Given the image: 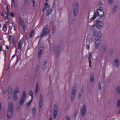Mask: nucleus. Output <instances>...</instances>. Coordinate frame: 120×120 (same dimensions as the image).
<instances>
[{
    "instance_id": "19",
    "label": "nucleus",
    "mask_w": 120,
    "mask_h": 120,
    "mask_svg": "<svg viewBox=\"0 0 120 120\" xmlns=\"http://www.w3.org/2000/svg\"><path fill=\"white\" fill-rule=\"evenodd\" d=\"M19 24L20 26H23V28H24V24L25 23L24 21L22 20L21 19H20L19 20Z\"/></svg>"
},
{
    "instance_id": "15",
    "label": "nucleus",
    "mask_w": 120,
    "mask_h": 120,
    "mask_svg": "<svg viewBox=\"0 0 120 120\" xmlns=\"http://www.w3.org/2000/svg\"><path fill=\"white\" fill-rule=\"evenodd\" d=\"M32 112L33 116L34 117H36V108L35 107L33 108L32 110Z\"/></svg>"
},
{
    "instance_id": "24",
    "label": "nucleus",
    "mask_w": 120,
    "mask_h": 120,
    "mask_svg": "<svg viewBox=\"0 0 120 120\" xmlns=\"http://www.w3.org/2000/svg\"><path fill=\"white\" fill-rule=\"evenodd\" d=\"M38 83H37L36 85V89L35 90V94H37V93L38 90Z\"/></svg>"
},
{
    "instance_id": "63",
    "label": "nucleus",
    "mask_w": 120,
    "mask_h": 120,
    "mask_svg": "<svg viewBox=\"0 0 120 120\" xmlns=\"http://www.w3.org/2000/svg\"><path fill=\"white\" fill-rule=\"evenodd\" d=\"M46 0V1H48L49 0Z\"/></svg>"
},
{
    "instance_id": "37",
    "label": "nucleus",
    "mask_w": 120,
    "mask_h": 120,
    "mask_svg": "<svg viewBox=\"0 0 120 120\" xmlns=\"http://www.w3.org/2000/svg\"><path fill=\"white\" fill-rule=\"evenodd\" d=\"M82 93H79L78 96V98L80 99L82 98Z\"/></svg>"
},
{
    "instance_id": "35",
    "label": "nucleus",
    "mask_w": 120,
    "mask_h": 120,
    "mask_svg": "<svg viewBox=\"0 0 120 120\" xmlns=\"http://www.w3.org/2000/svg\"><path fill=\"white\" fill-rule=\"evenodd\" d=\"M33 93L31 91H30L29 93V95H30L31 97L32 100V99L33 98Z\"/></svg>"
},
{
    "instance_id": "36",
    "label": "nucleus",
    "mask_w": 120,
    "mask_h": 120,
    "mask_svg": "<svg viewBox=\"0 0 120 120\" xmlns=\"http://www.w3.org/2000/svg\"><path fill=\"white\" fill-rule=\"evenodd\" d=\"M113 1V0H108V2L109 4L112 3Z\"/></svg>"
},
{
    "instance_id": "33",
    "label": "nucleus",
    "mask_w": 120,
    "mask_h": 120,
    "mask_svg": "<svg viewBox=\"0 0 120 120\" xmlns=\"http://www.w3.org/2000/svg\"><path fill=\"white\" fill-rule=\"evenodd\" d=\"M116 90L118 93L120 94V87H117L116 88Z\"/></svg>"
},
{
    "instance_id": "54",
    "label": "nucleus",
    "mask_w": 120,
    "mask_h": 120,
    "mask_svg": "<svg viewBox=\"0 0 120 120\" xmlns=\"http://www.w3.org/2000/svg\"><path fill=\"white\" fill-rule=\"evenodd\" d=\"M2 49V47L1 46H0V51H1Z\"/></svg>"
},
{
    "instance_id": "53",
    "label": "nucleus",
    "mask_w": 120,
    "mask_h": 120,
    "mask_svg": "<svg viewBox=\"0 0 120 120\" xmlns=\"http://www.w3.org/2000/svg\"><path fill=\"white\" fill-rule=\"evenodd\" d=\"M15 55H14L12 57V58H14L15 57Z\"/></svg>"
},
{
    "instance_id": "39",
    "label": "nucleus",
    "mask_w": 120,
    "mask_h": 120,
    "mask_svg": "<svg viewBox=\"0 0 120 120\" xmlns=\"http://www.w3.org/2000/svg\"><path fill=\"white\" fill-rule=\"evenodd\" d=\"M15 4V0H11V7H12V6L14 5Z\"/></svg>"
},
{
    "instance_id": "6",
    "label": "nucleus",
    "mask_w": 120,
    "mask_h": 120,
    "mask_svg": "<svg viewBox=\"0 0 120 120\" xmlns=\"http://www.w3.org/2000/svg\"><path fill=\"white\" fill-rule=\"evenodd\" d=\"M26 94L25 91H23L22 93V96L20 101V104L22 105L23 104L26 98Z\"/></svg>"
},
{
    "instance_id": "44",
    "label": "nucleus",
    "mask_w": 120,
    "mask_h": 120,
    "mask_svg": "<svg viewBox=\"0 0 120 120\" xmlns=\"http://www.w3.org/2000/svg\"><path fill=\"white\" fill-rule=\"evenodd\" d=\"M47 63V62L45 63H44L43 66V67L44 68V69L46 67V64Z\"/></svg>"
},
{
    "instance_id": "38",
    "label": "nucleus",
    "mask_w": 120,
    "mask_h": 120,
    "mask_svg": "<svg viewBox=\"0 0 120 120\" xmlns=\"http://www.w3.org/2000/svg\"><path fill=\"white\" fill-rule=\"evenodd\" d=\"M117 106L118 107H120V100H118L117 102Z\"/></svg>"
},
{
    "instance_id": "49",
    "label": "nucleus",
    "mask_w": 120,
    "mask_h": 120,
    "mask_svg": "<svg viewBox=\"0 0 120 120\" xmlns=\"http://www.w3.org/2000/svg\"><path fill=\"white\" fill-rule=\"evenodd\" d=\"M0 15L1 16H2V17H4L3 14L2 12L0 13Z\"/></svg>"
},
{
    "instance_id": "2",
    "label": "nucleus",
    "mask_w": 120,
    "mask_h": 120,
    "mask_svg": "<svg viewBox=\"0 0 120 120\" xmlns=\"http://www.w3.org/2000/svg\"><path fill=\"white\" fill-rule=\"evenodd\" d=\"M13 105L12 102L10 103L8 105L7 116L8 118H11L12 116L13 112Z\"/></svg>"
},
{
    "instance_id": "34",
    "label": "nucleus",
    "mask_w": 120,
    "mask_h": 120,
    "mask_svg": "<svg viewBox=\"0 0 120 120\" xmlns=\"http://www.w3.org/2000/svg\"><path fill=\"white\" fill-rule=\"evenodd\" d=\"M95 27V25H94L93 26H90V28L92 30H94Z\"/></svg>"
},
{
    "instance_id": "22",
    "label": "nucleus",
    "mask_w": 120,
    "mask_h": 120,
    "mask_svg": "<svg viewBox=\"0 0 120 120\" xmlns=\"http://www.w3.org/2000/svg\"><path fill=\"white\" fill-rule=\"evenodd\" d=\"M44 5L45 7L43 8V11H44L45 10L46 8H49V5L48 4V3L47 2H45Z\"/></svg>"
},
{
    "instance_id": "52",
    "label": "nucleus",
    "mask_w": 120,
    "mask_h": 120,
    "mask_svg": "<svg viewBox=\"0 0 120 120\" xmlns=\"http://www.w3.org/2000/svg\"><path fill=\"white\" fill-rule=\"evenodd\" d=\"M6 49H8L9 47H8V45H6Z\"/></svg>"
},
{
    "instance_id": "47",
    "label": "nucleus",
    "mask_w": 120,
    "mask_h": 120,
    "mask_svg": "<svg viewBox=\"0 0 120 120\" xmlns=\"http://www.w3.org/2000/svg\"><path fill=\"white\" fill-rule=\"evenodd\" d=\"M66 120H70L69 117L68 116H67L66 117Z\"/></svg>"
},
{
    "instance_id": "20",
    "label": "nucleus",
    "mask_w": 120,
    "mask_h": 120,
    "mask_svg": "<svg viewBox=\"0 0 120 120\" xmlns=\"http://www.w3.org/2000/svg\"><path fill=\"white\" fill-rule=\"evenodd\" d=\"M79 10L73 9V14L75 16H76L78 13Z\"/></svg>"
},
{
    "instance_id": "32",
    "label": "nucleus",
    "mask_w": 120,
    "mask_h": 120,
    "mask_svg": "<svg viewBox=\"0 0 120 120\" xmlns=\"http://www.w3.org/2000/svg\"><path fill=\"white\" fill-rule=\"evenodd\" d=\"M32 100L31 99L30 100L28 101L27 104V106H29L30 105L32 102Z\"/></svg>"
},
{
    "instance_id": "11",
    "label": "nucleus",
    "mask_w": 120,
    "mask_h": 120,
    "mask_svg": "<svg viewBox=\"0 0 120 120\" xmlns=\"http://www.w3.org/2000/svg\"><path fill=\"white\" fill-rule=\"evenodd\" d=\"M86 105H84L82 107L81 111V114L83 116H84L86 114Z\"/></svg>"
},
{
    "instance_id": "14",
    "label": "nucleus",
    "mask_w": 120,
    "mask_h": 120,
    "mask_svg": "<svg viewBox=\"0 0 120 120\" xmlns=\"http://www.w3.org/2000/svg\"><path fill=\"white\" fill-rule=\"evenodd\" d=\"M43 103L42 96L41 95L40 97L39 107L40 109L41 108L43 105Z\"/></svg>"
},
{
    "instance_id": "1",
    "label": "nucleus",
    "mask_w": 120,
    "mask_h": 120,
    "mask_svg": "<svg viewBox=\"0 0 120 120\" xmlns=\"http://www.w3.org/2000/svg\"><path fill=\"white\" fill-rule=\"evenodd\" d=\"M101 32L97 30H95L94 32V35L96 36L95 39V44L96 47L97 49L99 48L100 45L101 36Z\"/></svg>"
},
{
    "instance_id": "17",
    "label": "nucleus",
    "mask_w": 120,
    "mask_h": 120,
    "mask_svg": "<svg viewBox=\"0 0 120 120\" xmlns=\"http://www.w3.org/2000/svg\"><path fill=\"white\" fill-rule=\"evenodd\" d=\"M98 16L97 13L96 12H94L93 17L90 19V20H94L96 18V17Z\"/></svg>"
},
{
    "instance_id": "51",
    "label": "nucleus",
    "mask_w": 120,
    "mask_h": 120,
    "mask_svg": "<svg viewBox=\"0 0 120 120\" xmlns=\"http://www.w3.org/2000/svg\"><path fill=\"white\" fill-rule=\"evenodd\" d=\"M77 114V112H75L74 114V116H76Z\"/></svg>"
},
{
    "instance_id": "56",
    "label": "nucleus",
    "mask_w": 120,
    "mask_h": 120,
    "mask_svg": "<svg viewBox=\"0 0 120 120\" xmlns=\"http://www.w3.org/2000/svg\"><path fill=\"white\" fill-rule=\"evenodd\" d=\"M1 109V104L0 103V109Z\"/></svg>"
},
{
    "instance_id": "60",
    "label": "nucleus",
    "mask_w": 120,
    "mask_h": 120,
    "mask_svg": "<svg viewBox=\"0 0 120 120\" xmlns=\"http://www.w3.org/2000/svg\"><path fill=\"white\" fill-rule=\"evenodd\" d=\"M2 92H3V93H5V92H4V91H3V90H2Z\"/></svg>"
},
{
    "instance_id": "43",
    "label": "nucleus",
    "mask_w": 120,
    "mask_h": 120,
    "mask_svg": "<svg viewBox=\"0 0 120 120\" xmlns=\"http://www.w3.org/2000/svg\"><path fill=\"white\" fill-rule=\"evenodd\" d=\"M9 15H10L12 17H13L14 16V14L12 12H11L10 14L9 13Z\"/></svg>"
},
{
    "instance_id": "16",
    "label": "nucleus",
    "mask_w": 120,
    "mask_h": 120,
    "mask_svg": "<svg viewBox=\"0 0 120 120\" xmlns=\"http://www.w3.org/2000/svg\"><path fill=\"white\" fill-rule=\"evenodd\" d=\"M114 65L116 66H119L120 65V63L118 59H116L114 61Z\"/></svg>"
},
{
    "instance_id": "27",
    "label": "nucleus",
    "mask_w": 120,
    "mask_h": 120,
    "mask_svg": "<svg viewBox=\"0 0 120 120\" xmlns=\"http://www.w3.org/2000/svg\"><path fill=\"white\" fill-rule=\"evenodd\" d=\"M117 7L115 6L114 7L113 9L112 12H115L117 11Z\"/></svg>"
},
{
    "instance_id": "42",
    "label": "nucleus",
    "mask_w": 120,
    "mask_h": 120,
    "mask_svg": "<svg viewBox=\"0 0 120 120\" xmlns=\"http://www.w3.org/2000/svg\"><path fill=\"white\" fill-rule=\"evenodd\" d=\"M90 45L88 44L86 45V47L87 49H88V50H89L90 49Z\"/></svg>"
},
{
    "instance_id": "41",
    "label": "nucleus",
    "mask_w": 120,
    "mask_h": 120,
    "mask_svg": "<svg viewBox=\"0 0 120 120\" xmlns=\"http://www.w3.org/2000/svg\"><path fill=\"white\" fill-rule=\"evenodd\" d=\"M10 38V39L12 41H13L14 40V38L13 37L11 36H9Z\"/></svg>"
},
{
    "instance_id": "31",
    "label": "nucleus",
    "mask_w": 120,
    "mask_h": 120,
    "mask_svg": "<svg viewBox=\"0 0 120 120\" xmlns=\"http://www.w3.org/2000/svg\"><path fill=\"white\" fill-rule=\"evenodd\" d=\"M52 12V10L51 9H49V10L47 12V15H50Z\"/></svg>"
},
{
    "instance_id": "29",
    "label": "nucleus",
    "mask_w": 120,
    "mask_h": 120,
    "mask_svg": "<svg viewBox=\"0 0 120 120\" xmlns=\"http://www.w3.org/2000/svg\"><path fill=\"white\" fill-rule=\"evenodd\" d=\"M101 81L100 82H99V86L98 87V89L99 90H100L101 89Z\"/></svg>"
},
{
    "instance_id": "25",
    "label": "nucleus",
    "mask_w": 120,
    "mask_h": 120,
    "mask_svg": "<svg viewBox=\"0 0 120 120\" xmlns=\"http://www.w3.org/2000/svg\"><path fill=\"white\" fill-rule=\"evenodd\" d=\"M34 33V30H32L30 34V38H32V37L33 36Z\"/></svg>"
},
{
    "instance_id": "26",
    "label": "nucleus",
    "mask_w": 120,
    "mask_h": 120,
    "mask_svg": "<svg viewBox=\"0 0 120 120\" xmlns=\"http://www.w3.org/2000/svg\"><path fill=\"white\" fill-rule=\"evenodd\" d=\"M90 80L92 82H94V76L93 75H92L90 77Z\"/></svg>"
},
{
    "instance_id": "48",
    "label": "nucleus",
    "mask_w": 120,
    "mask_h": 120,
    "mask_svg": "<svg viewBox=\"0 0 120 120\" xmlns=\"http://www.w3.org/2000/svg\"><path fill=\"white\" fill-rule=\"evenodd\" d=\"M116 113L117 114H120V111L117 110L116 112Z\"/></svg>"
},
{
    "instance_id": "10",
    "label": "nucleus",
    "mask_w": 120,
    "mask_h": 120,
    "mask_svg": "<svg viewBox=\"0 0 120 120\" xmlns=\"http://www.w3.org/2000/svg\"><path fill=\"white\" fill-rule=\"evenodd\" d=\"M96 25L98 29L102 28L104 26V23L101 21H98L96 23Z\"/></svg>"
},
{
    "instance_id": "59",
    "label": "nucleus",
    "mask_w": 120,
    "mask_h": 120,
    "mask_svg": "<svg viewBox=\"0 0 120 120\" xmlns=\"http://www.w3.org/2000/svg\"><path fill=\"white\" fill-rule=\"evenodd\" d=\"M1 24H0V28H1Z\"/></svg>"
},
{
    "instance_id": "23",
    "label": "nucleus",
    "mask_w": 120,
    "mask_h": 120,
    "mask_svg": "<svg viewBox=\"0 0 120 120\" xmlns=\"http://www.w3.org/2000/svg\"><path fill=\"white\" fill-rule=\"evenodd\" d=\"M73 9H77L79 10V6L77 3H76L75 4Z\"/></svg>"
},
{
    "instance_id": "13",
    "label": "nucleus",
    "mask_w": 120,
    "mask_h": 120,
    "mask_svg": "<svg viewBox=\"0 0 120 120\" xmlns=\"http://www.w3.org/2000/svg\"><path fill=\"white\" fill-rule=\"evenodd\" d=\"M92 54L91 52H89V66L90 68H91V59H92Z\"/></svg>"
},
{
    "instance_id": "46",
    "label": "nucleus",
    "mask_w": 120,
    "mask_h": 120,
    "mask_svg": "<svg viewBox=\"0 0 120 120\" xmlns=\"http://www.w3.org/2000/svg\"><path fill=\"white\" fill-rule=\"evenodd\" d=\"M7 11H6V12H8V13H9V11H8V10H9V8H8V7L7 6Z\"/></svg>"
},
{
    "instance_id": "12",
    "label": "nucleus",
    "mask_w": 120,
    "mask_h": 120,
    "mask_svg": "<svg viewBox=\"0 0 120 120\" xmlns=\"http://www.w3.org/2000/svg\"><path fill=\"white\" fill-rule=\"evenodd\" d=\"M58 107L56 105H55L54 109V116L53 117L55 119L56 117L57 114Z\"/></svg>"
},
{
    "instance_id": "7",
    "label": "nucleus",
    "mask_w": 120,
    "mask_h": 120,
    "mask_svg": "<svg viewBox=\"0 0 120 120\" xmlns=\"http://www.w3.org/2000/svg\"><path fill=\"white\" fill-rule=\"evenodd\" d=\"M53 49L56 51V53L55 56L57 57L61 51V47L60 46L58 47L55 46L53 48Z\"/></svg>"
},
{
    "instance_id": "9",
    "label": "nucleus",
    "mask_w": 120,
    "mask_h": 120,
    "mask_svg": "<svg viewBox=\"0 0 120 120\" xmlns=\"http://www.w3.org/2000/svg\"><path fill=\"white\" fill-rule=\"evenodd\" d=\"M97 11L98 13V15L100 18L103 17L104 15V12L103 9H98Z\"/></svg>"
},
{
    "instance_id": "55",
    "label": "nucleus",
    "mask_w": 120,
    "mask_h": 120,
    "mask_svg": "<svg viewBox=\"0 0 120 120\" xmlns=\"http://www.w3.org/2000/svg\"><path fill=\"white\" fill-rule=\"evenodd\" d=\"M24 29H26V27H25V24H24V28H23Z\"/></svg>"
},
{
    "instance_id": "28",
    "label": "nucleus",
    "mask_w": 120,
    "mask_h": 120,
    "mask_svg": "<svg viewBox=\"0 0 120 120\" xmlns=\"http://www.w3.org/2000/svg\"><path fill=\"white\" fill-rule=\"evenodd\" d=\"M13 97L15 100H16L18 99V96L15 94L13 93Z\"/></svg>"
},
{
    "instance_id": "5",
    "label": "nucleus",
    "mask_w": 120,
    "mask_h": 120,
    "mask_svg": "<svg viewBox=\"0 0 120 120\" xmlns=\"http://www.w3.org/2000/svg\"><path fill=\"white\" fill-rule=\"evenodd\" d=\"M50 32L49 29L47 26H46L43 28L42 33L40 35L41 38L49 33Z\"/></svg>"
},
{
    "instance_id": "8",
    "label": "nucleus",
    "mask_w": 120,
    "mask_h": 120,
    "mask_svg": "<svg viewBox=\"0 0 120 120\" xmlns=\"http://www.w3.org/2000/svg\"><path fill=\"white\" fill-rule=\"evenodd\" d=\"M76 90V87H74L73 88L71 95V99L72 101L74 100L75 98Z\"/></svg>"
},
{
    "instance_id": "18",
    "label": "nucleus",
    "mask_w": 120,
    "mask_h": 120,
    "mask_svg": "<svg viewBox=\"0 0 120 120\" xmlns=\"http://www.w3.org/2000/svg\"><path fill=\"white\" fill-rule=\"evenodd\" d=\"M23 44V42H22L21 40H20L18 43V49H21Z\"/></svg>"
},
{
    "instance_id": "61",
    "label": "nucleus",
    "mask_w": 120,
    "mask_h": 120,
    "mask_svg": "<svg viewBox=\"0 0 120 120\" xmlns=\"http://www.w3.org/2000/svg\"><path fill=\"white\" fill-rule=\"evenodd\" d=\"M14 46H15V47H16V45H14Z\"/></svg>"
},
{
    "instance_id": "30",
    "label": "nucleus",
    "mask_w": 120,
    "mask_h": 120,
    "mask_svg": "<svg viewBox=\"0 0 120 120\" xmlns=\"http://www.w3.org/2000/svg\"><path fill=\"white\" fill-rule=\"evenodd\" d=\"M12 90L11 88L10 87L8 88V92L9 93H11L12 92Z\"/></svg>"
},
{
    "instance_id": "50",
    "label": "nucleus",
    "mask_w": 120,
    "mask_h": 120,
    "mask_svg": "<svg viewBox=\"0 0 120 120\" xmlns=\"http://www.w3.org/2000/svg\"><path fill=\"white\" fill-rule=\"evenodd\" d=\"M3 52H4V57H5L6 56V52L5 51H4Z\"/></svg>"
},
{
    "instance_id": "62",
    "label": "nucleus",
    "mask_w": 120,
    "mask_h": 120,
    "mask_svg": "<svg viewBox=\"0 0 120 120\" xmlns=\"http://www.w3.org/2000/svg\"><path fill=\"white\" fill-rule=\"evenodd\" d=\"M14 30H15V28L14 29Z\"/></svg>"
},
{
    "instance_id": "3",
    "label": "nucleus",
    "mask_w": 120,
    "mask_h": 120,
    "mask_svg": "<svg viewBox=\"0 0 120 120\" xmlns=\"http://www.w3.org/2000/svg\"><path fill=\"white\" fill-rule=\"evenodd\" d=\"M6 13L7 15L4 18V20L5 21V23L4 24L3 27V30L5 32L6 31L8 27V26H9V24L8 22V15H9V13L6 12Z\"/></svg>"
},
{
    "instance_id": "21",
    "label": "nucleus",
    "mask_w": 120,
    "mask_h": 120,
    "mask_svg": "<svg viewBox=\"0 0 120 120\" xmlns=\"http://www.w3.org/2000/svg\"><path fill=\"white\" fill-rule=\"evenodd\" d=\"M19 92V89L18 86H16L14 90V94L18 93Z\"/></svg>"
},
{
    "instance_id": "40",
    "label": "nucleus",
    "mask_w": 120,
    "mask_h": 120,
    "mask_svg": "<svg viewBox=\"0 0 120 120\" xmlns=\"http://www.w3.org/2000/svg\"><path fill=\"white\" fill-rule=\"evenodd\" d=\"M32 1L33 3V7H34L35 3V0H32Z\"/></svg>"
},
{
    "instance_id": "57",
    "label": "nucleus",
    "mask_w": 120,
    "mask_h": 120,
    "mask_svg": "<svg viewBox=\"0 0 120 120\" xmlns=\"http://www.w3.org/2000/svg\"><path fill=\"white\" fill-rule=\"evenodd\" d=\"M49 120H52V118H50L49 119Z\"/></svg>"
},
{
    "instance_id": "58",
    "label": "nucleus",
    "mask_w": 120,
    "mask_h": 120,
    "mask_svg": "<svg viewBox=\"0 0 120 120\" xmlns=\"http://www.w3.org/2000/svg\"><path fill=\"white\" fill-rule=\"evenodd\" d=\"M20 120H25L24 119H20Z\"/></svg>"
},
{
    "instance_id": "45",
    "label": "nucleus",
    "mask_w": 120,
    "mask_h": 120,
    "mask_svg": "<svg viewBox=\"0 0 120 120\" xmlns=\"http://www.w3.org/2000/svg\"><path fill=\"white\" fill-rule=\"evenodd\" d=\"M98 5H99V7L100 8H101L102 7V3H99L98 4Z\"/></svg>"
},
{
    "instance_id": "4",
    "label": "nucleus",
    "mask_w": 120,
    "mask_h": 120,
    "mask_svg": "<svg viewBox=\"0 0 120 120\" xmlns=\"http://www.w3.org/2000/svg\"><path fill=\"white\" fill-rule=\"evenodd\" d=\"M41 39H40L38 42L37 46L39 47V49L38 52V57H41L43 49V45L42 43H41L40 44V42L41 41Z\"/></svg>"
}]
</instances>
